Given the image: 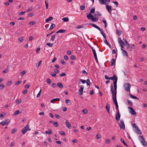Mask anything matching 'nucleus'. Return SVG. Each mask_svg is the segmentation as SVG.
<instances>
[{
    "label": "nucleus",
    "instance_id": "nucleus-1",
    "mask_svg": "<svg viewBox=\"0 0 147 147\" xmlns=\"http://www.w3.org/2000/svg\"><path fill=\"white\" fill-rule=\"evenodd\" d=\"M113 84H112L111 86V91L112 94L113 99L116 98L117 91H115L113 90Z\"/></svg>",
    "mask_w": 147,
    "mask_h": 147
},
{
    "label": "nucleus",
    "instance_id": "nucleus-2",
    "mask_svg": "<svg viewBox=\"0 0 147 147\" xmlns=\"http://www.w3.org/2000/svg\"><path fill=\"white\" fill-rule=\"evenodd\" d=\"M139 137L140 138V140L142 143V144L144 146H147V142L145 140L143 136H140Z\"/></svg>",
    "mask_w": 147,
    "mask_h": 147
},
{
    "label": "nucleus",
    "instance_id": "nucleus-3",
    "mask_svg": "<svg viewBox=\"0 0 147 147\" xmlns=\"http://www.w3.org/2000/svg\"><path fill=\"white\" fill-rule=\"evenodd\" d=\"M118 42L120 46L121 47V49L122 51L124 48V45H125L124 42L122 41L120 37H119L118 39Z\"/></svg>",
    "mask_w": 147,
    "mask_h": 147
},
{
    "label": "nucleus",
    "instance_id": "nucleus-4",
    "mask_svg": "<svg viewBox=\"0 0 147 147\" xmlns=\"http://www.w3.org/2000/svg\"><path fill=\"white\" fill-rule=\"evenodd\" d=\"M124 87L125 90L128 92H130V88L131 87V85L130 84H125L124 85Z\"/></svg>",
    "mask_w": 147,
    "mask_h": 147
},
{
    "label": "nucleus",
    "instance_id": "nucleus-5",
    "mask_svg": "<svg viewBox=\"0 0 147 147\" xmlns=\"http://www.w3.org/2000/svg\"><path fill=\"white\" fill-rule=\"evenodd\" d=\"M28 130L30 131V129H29V125H27L26 127H25L23 128L22 131V134H25Z\"/></svg>",
    "mask_w": 147,
    "mask_h": 147
},
{
    "label": "nucleus",
    "instance_id": "nucleus-6",
    "mask_svg": "<svg viewBox=\"0 0 147 147\" xmlns=\"http://www.w3.org/2000/svg\"><path fill=\"white\" fill-rule=\"evenodd\" d=\"M119 125L121 129H125V124L123 120H120Z\"/></svg>",
    "mask_w": 147,
    "mask_h": 147
},
{
    "label": "nucleus",
    "instance_id": "nucleus-7",
    "mask_svg": "<svg viewBox=\"0 0 147 147\" xmlns=\"http://www.w3.org/2000/svg\"><path fill=\"white\" fill-rule=\"evenodd\" d=\"M9 119H6L4 121H2L0 124L3 126L7 125L10 122Z\"/></svg>",
    "mask_w": 147,
    "mask_h": 147
},
{
    "label": "nucleus",
    "instance_id": "nucleus-8",
    "mask_svg": "<svg viewBox=\"0 0 147 147\" xmlns=\"http://www.w3.org/2000/svg\"><path fill=\"white\" fill-rule=\"evenodd\" d=\"M99 3L101 4H106L107 2H110V0H98Z\"/></svg>",
    "mask_w": 147,
    "mask_h": 147
},
{
    "label": "nucleus",
    "instance_id": "nucleus-9",
    "mask_svg": "<svg viewBox=\"0 0 147 147\" xmlns=\"http://www.w3.org/2000/svg\"><path fill=\"white\" fill-rule=\"evenodd\" d=\"M128 109H130L129 112L132 115H135L136 112L135 110L132 108L130 107H128Z\"/></svg>",
    "mask_w": 147,
    "mask_h": 147
},
{
    "label": "nucleus",
    "instance_id": "nucleus-10",
    "mask_svg": "<svg viewBox=\"0 0 147 147\" xmlns=\"http://www.w3.org/2000/svg\"><path fill=\"white\" fill-rule=\"evenodd\" d=\"M80 88L79 90V93L80 95H82L83 94V92L84 89V87L83 85H81L80 86Z\"/></svg>",
    "mask_w": 147,
    "mask_h": 147
},
{
    "label": "nucleus",
    "instance_id": "nucleus-11",
    "mask_svg": "<svg viewBox=\"0 0 147 147\" xmlns=\"http://www.w3.org/2000/svg\"><path fill=\"white\" fill-rule=\"evenodd\" d=\"M113 102H114L115 105L116 107V109H118V105L117 102V100L116 98H114V99H113Z\"/></svg>",
    "mask_w": 147,
    "mask_h": 147
},
{
    "label": "nucleus",
    "instance_id": "nucleus-12",
    "mask_svg": "<svg viewBox=\"0 0 147 147\" xmlns=\"http://www.w3.org/2000/svg\"><path fill=\"white\" fill-rule=\"evenodd\" d=\"M106 8L109 12L110 13H111V7L109 5H107L106 6Z\"/></svg>",
    "mask_w": 147,
    "mask_h": 147
},
{
    "label": "nucleus",
    "instance_id": "nucleus-13",
    "mask_svg": "<svg viewBox=\"0 0 147 147\" xmlns=\"http://www.w3.org/2000/svg\"><path fill=\"white\" fill-rule=\"evenodd\" d=\"M105 108L106 110H107V112L108 113H109V111L110 109V107L109 106V104L108 103H107L106 104V106L105 107Z\"/></svg>",
    "mask_w": 147,
    "mask_h": 147
},
{
    "label": "nucleus",
    "instance_id": "nucleus-14",
    "mask_svg": "<svg viewBox=\"0 0 147 147\" xmlns=\"http://www.w3.org/2000/svg\"><path fill=\"white\" fill-rule=\"evenodd\" d=\"M98 18L96 17H94L93 16L91 18V20L93 22H96L98 20Z\"/></svg>",
    "mask_w": 147,
    "mask_h": 147
},
{
    "label": "nucleus",
    "instance_id": "nucleus-15",
    "mask_svg": "<svg viewBox=\"0 0 147 147\" xmlns=\"http://www.w3.org/2000/svg\"><path fill=\"white\" fill-rule=\"evenodd\" d=\"M90 24L92 26L96 28L97 29L99 30H100V28L98 27V26H97V25H96L95 24H92V23H90Z\"/></svg>",
    "mask_w": 147,
    "mask_h": 147
},
{
    "label": "nucleus",
    "instance_id": "nucleus-16",
    "mask_svg": "<svg viewBox=\"0 0 147 147\" xmlns=\"http://www.w3.org/2000/svg\"><path fill=\"white\" fill-rule=\"evenodd\" d=\"M121 115L119 113L115 115V119L117 120L118 121L120 120Z\"/></svg>",
    "mask_w": 147,
    "mask_h": 147
},
{
    "label": "nucleus",
    "instance_id": "nucleus-17",
    "mask_svg": "<svg viewBox=\"0 0 147 147\" xmlns=\"http://www.w3.org/2000/svg\"><path fill=\"white\" fill-rule=\"evenodd\" d=\"M66 126L68 128H69L71 127L70 123L67 120H66L65 121Z\"/></svg>",
    "mask_w": 147,
    "mask_h": 147
},
{
    "label": "nucleus",
    "instance_id": "nucleus-18",
    "mask_svg": "<svg viewBox=\"0 0 147 147\" xmlns=\"http://www.w3.org/2000/svg\"><path fill=\"white\" fill-rule=\"evenodd\" d=\"M135 132L137 134H142V132L139 129L138 127V128H136V129Z\"/></svg>",
    "mask_w": 147,
    "mask_h": 147
},
{
    "label": "nucleus",
    "instance_id": "nucleus-19",
    "mask_svg": "<svg viewBox=\"0 0 147 147\" xmlns=\"http://www.w3.org/2000/svg\"><path fill=\"white\" fill-rule=\"evenodd\" d=\"M116 78L118 79L117 76L115 75H114L113 76L110 78V80L114 81L116 80Z\"/></svg>",
    "mask_w": 147,
    "mask_h": 147
},
{
    "label": "nucleus",
    "instance_id": "nucleus-20",
    "mask_svg": "<svg viewBox=\"0 0 147 147\" xmlns=\"http://www.w3.org/2000/svg\"><path fill=\"white\" fill-rule=\"evenodd\" d=\"M53 19V18L52 17L50 16L48 18H47L46 20L45 21L47 22H49L50 21L52 20Z\"/></svg>",
    "mask_w": 147,
    "mask_h": 147
},
{
    "label": "nucleus",
    "instance_id": "nucleus-21",
    "mask_svg": "<svg viewBox=\"0 0 147 147\" xmlns=\"http://www.w3.org/2000/svg\"><path fill=\"white\" fill-rule=\"evenodd\" d=\"M102 22L104 24H105V28H106L107 26V24L106 22V21L105 18H103V20L102 21Z\"/></svg>",
    "mask_w": 147,
    "mask_h": 147
},
{
    "label": "nucleus",
    "instance_id": "nucleus-22",
    "mask_svg": "<svg viewBox=\"0 0 147 147\" xmlns=\"http://www.w3.org/2000/svg\"><path fill=\"white\" fill-rule=\"evenodd\" d=\"M99 30L100 31L101 34L102 35L104 38L106 39V37L104 32L102 31V30L101 29H100V30Z\"/></svg>",
    "mask_w": 147,
    "mask_h": 147
},
{
    "label": "nucleus",
    "instance_id": "nucleus-23",
    "mask_svg": "<svg viewBox=\"0 0 147 147\" xmlns=\"http://www.w3.org/2000/svg\"><path fill=\"white\" fill-rule=\"evenodd\" d=\"M66 31V30H63V29H61L60 30H59L56 33V34L58 33H63L65 32Z\"/></svg>",
    "mask_w": 147,
    "mask_h": 147
},
{
    "label": "nucleus",
    "instance_id": "nucleus-24",
    "mask_svg": "<svg viewBox=\"0 0 147 147\" xmlns=\"http://www.w3.org/2000/svg\"><path fill=\"white\" fill-rule=\"evenodd\" d=\"M57 86L60 88H63V85L61 83H58Z\"/></svg>",
    "mask_w": 147,
    "mask_h": 147
},
{
    "label": "nucleus",
    "instance_id": "nucleus-25",
    "mask_svg": "<svg viewBox=\"0 0 147 147\" xmlns=\"http://www.w3.org/2000/svg\"><path fill=\"white\" fill-rule=\"evenodd\" d=\"M129 96H130V97L132 98L138 100V98L137 97L133 95L130 94H129Z\"/></svg>",
    "mask_w": 147,
    "mask_h": 147
},
{
    "label": "nucleus",
    "instance_id": "nucleus-26",
    "mask_svg": "<svg viewBox=\"0 0 147 147\" xmlns=\"http://www.w3.org/2000/svg\"><path fill=\"white\" fill-rule=\"evenodd\" d=\"M120 140L121 142L123 143L125 146H128L127 144L125 142V141L123 139L121 138V139Z\"/></svg>",
    "mask_w": 147,
    "mask_h": 147
},
{
    "label": "nucleus",
    "instance_id": "nucleus-27",
    "mask_svg": "<svg viewBox=\"0 0 147 147\" xmlns=\"http://www.w3.org/2000/svg\"><path fill=\"white\" fill-rule=\"evenodd\" d=\"M60 99L59 98H54L53 99L51 100V102H53L55 101H59L60 100Z\"/></svg>",
    "mask_w": 147,
    "mask_h": 147
},
{
    "label": "nucleus",
    "instance_id": "nucleus-28",
    "mask_svg": "<svg viewBox=\"0 0 147 147\" xmlns=\"http://www.w3.org/2000/svg\"><path fill=\"white\" fill-rule=\"evenodd\" d=\"M22 112H20V111L19 110H17L15 111V112L14 113L13 115H16L18 114L19 113H21Z\"/></svg>",
    "mask_w": 147,
    "mask_h": 147
},
{
    "label": "nucleus",
    "instance_id": "nucleus-29",
    "mask_svg": "<svg viewBox=\"0 0 147 147\" xmlns=\"http://www.w3.org/2000/svg\"><path fill=\"white\" fill-rule=\"evenodd\" d=\"M65 103L68 105L71 104V102L69 99H66L65 100Z\"/></svg>",
    "mask_w": 147,
    "mask_h": 147
},
{
    "label": "nucleus",
    "instance_id": "nucleus-30",
    "mask_svg": "<svg viewBox=\"0 0 147 147\" xmlns=\"http://www.w3.org/2000/svg\"><path fill=\"white\" fill-rule=\"evenodd\" d=\"M93 16L90 13L89 14L87 15V17L88 19H90L91 20V18H92Z\"/></svg>",
    "mask_w": 147,
    "mask_h": 147
},
{
    "label": "nucleus",
    "instance_id": "nucleus-31",
    "mask_svg": "<svg viewBox=\"0 0 147 147\" xmlns=\"http://www.w3.org/2000/svg\"><path fill=\"white\" fill-rule=\"evenodd\" d=\"M62 20L64 22H67L69 20L68 18L67 17L63 18H62Z\"/></svg>",
    "mask_w": 147,
    "mask_h": 147
},
{
    "label": "nucleus",
    "instance_id": "nucleus-32",
    "mask_svg": "<svg viewBox=\"0 0 147 147\" xmlns=\"http://www.w3.org/2000/svg\"><path fill=\"white\" fill-rule=\"evenodd\" d=\"M122 31L121 30H117V34L118 36H120L122 34Z\"/></svg>",
    "mask_w": 147,
    "mask_h": 147
},
{
    "label": "nucleus",
    "instance_id": "nucleus-33",
    "mask_svg": "<svg viewBox=\"0 0 147 147\" xmlns=\"http://www.w3.org/2000/svg\"><path fill=\"white\" fill-rule=\"evenodd\" d=\"M5 87V86L3 83H1L0 84V89L3 90Z\"/></svg>",
    "mask_w": 147,
    "mask_h": 147
},
{
    "label": "nucleus",
    "instance_id": "nucleus-34",
    "mask_svg": "<svg viewBox=\"0 0 147 147\" xmlns=\"http://www.w3.org/2000/svg\"><path fill=\"white\" fill-rule=\"evenodd\" d=\"M56 35L55 34L53 35L51 38V40L53 41L55 40V37Z\"/></svg>",
    "mask_w": 147,
    "mask_h": 147
},
{
    "label": "nucleus",
    "instance_id": "nucleus-35",
    "mask_svg": "<svg viewBox=\"0 0 147 147\" xmlns=\"http://www.w3.org/2000/svg\"><path fill=\"white\" fill-rule=\"evenodd\" d=\"M55 27V25L54 24H52L51 27L49 28L50 30H51L53 28H54Z\"/></svg>",
    "mask_w": 147,
    "mask_h": 147
},
{
    "label": "nucleus",
    "instance_id": "nucleus-36",
    "mask_svg": "<svg viewBox=\"0 0 147 147\" xmlns=\"http://www.w3.org/2000/svg\"><path fill=\"white\" fill-rule=\"evenodd\" d=\"M115 62V59H113L111 61V65L113 66L114 65Z\"/></svg>",
    "mask_w": 147,
    "mask_h": 147
},
{
    "label": "nucleus",
    "instance_id": "nucleus-37",
    "mask_svg": "<svg viewBox=\"0 0 147 147\" xmlns=\"http://www.w3.org/2000/svg\"><path fill=\"white\" fill-rule=\"evenodd\" d=\"M35 24V22L34 21H33L30 22L29 24L30 26H32Z\"/></svg>",
    "mask_w": 147,
    "mask_h": 147
},
{
    "label": "nucleus",
    "instance_id": "nucleus-38",
    "mask_svg": "<svg viewBox=\"0 0 147 147\" xmlns=\"http://www.w3.org/2000/svg\"><path fill=\"white\" fill-rule=\"evenodd\" d=\"M95 11V8H93L90 10V13L92 14Z\"/></svg>",
    "mask_w": 147,
    "mask_h": 147
},
{
    "label": "nucleus",
    "instance_id": "nucleus-39",
    "mask_svg": "<svg viewBox=\"0 0 147 147\" xmlns=\"http://www.w3.org/2000/svg\"><path fill=\"white\" fill-rule=\"evenodd\" d=\"M46 45L50 47H51L53 46V44L49 42L47 43Z\"/></svg>",
    "mask_w": 147,
    "mask_h": 147
},
{
    "label": "nucleus",
    "instance_id": "nucleus-40",
    "mask_svg": "<svg viewBox=\"0 0 147 147\" xmlns=\"http://www.w3.org/2000/svg\"><path fill=\"white\" fill-rule=\"evenodd\" d=\"M47 0H45V3L46 5V7L47 9H48V2H47Z\"/></svg>",
    "mask_w": 147,
    "mask_h": 147
},
{
    "label": "nucleus",
    "instance_id": "nucleus-41",
    "mask_svg": "<svg viewBox=\"0 0 147 147\" xmlns=\"http://www.w3.org/2000/svg\"><path fill=\"white\" fill-rule=\"evenodd\" d=\"M42 62V61L40 60L38 64H36V66L37 67L39 66H40V65H41V64Z\"/></svg>",
    "mask_w": 147,
    "mask_h": 147
},
{
    "label": "nucleus",
    "instance_id": "nucleus-42",
    "mask_svg": "<svg viewBox=\"0 0 147 147\" xmlns=\"http://www.w3.org/2000/svg\"><path fill=\"white\" fill-rule=\"evenodd\" d=\"M15 144V143L13 141H12L11 142V143L10 145V147H12L13 146H14Z\"/></svg>",
    "mask_w": 147,
    "mask_h": 147
},
{
    "label": "nucleus",
    "instance_id": "nucleus-43",
    "mask_svg": "<svg viewBox=\"0 0 147 147\" xmlns=\"http://www.w3.org/2000/svg\"><path fill=\"white\" fill-rule=\"evenodd\" d=\"M45 133L47 134H51L52 133L51 130L49 129L48 131H46Z\"/></svg>",
    "mask_w": 147,
    "mask_h": 147
},
{
    "label": "nucleus",
    "instance_id": "nucleus-44",
    "mask_svg": "<svg viewBox=\"0 0 147 147\" xmlns=\"http://www.w3.org/2000/svg\"><path fill=\"white\" fill-rule=\"evenodd\" d=\"M82 112H83L84 114H86L87 113L88 111L86 109H84L82 110Z\"/></svg>",
    "mask_w": 147,
    "mask_h": 147
},
{
    "label": "nucleus",
    "instance_id": "nucleus-45",
    "mask_svg": "<svg viewBox=\"0 0 147 147\" xmlns=\"http://www.w3.org/2000/svg\"><path fill=\"white\" fill-rule=\"evenodd\" d=\"M21 81H18L17 82H15V85H18L19 84H20V83H21Z\"/></svg>",
    "mask_w": 147,
    "mask_h": 147
},
{
    "label": "nucleus",
    "instance_id": "nucleus-46",
    "mask_svg": "<svg viewBox=\"0 0 147 147\" xmlns=\"http://www.w3.org/2000/svg\"><path fill=\"white\" fill-rule=\"evenodd\" d=\"M117 79H116V80L113 81V84H114V85H115V86L117 85Z\"/></svg>",
    "mask_w": 147,
    "mask_h": 147
},
{
    "label": "nucleus",
    "instance_id": "nucleus-47",
    "mask_svg": "<svg viewBox=\"0 0 147 147\" xmlns=\"http://www.w3.org/2000/svg\"><path fill=\"white\" fill-rule=\"evenodd\" d=\"M127 102L130 105L132 106L133 105V103L130 100H127Z\"/></svg>",
    "mask_w": 147,
    "mask_h": 147
},
{
    "label": "nucleus",
    "instance_id": "nucleus-48",
    "mask_svg": "<svg viewBox=\"0 0 147 147\" xmlns=\"http://www.w3.org/2000/svg\"><path fill=\"white\" fill-rule=\"evenodd\" d=\"M80 81H81L83 84H84V83H86V80H82V79H80Z\"/></svg>",
    "mask_w": 147,
    "mask_h": 147
},
{
    "label": "nucleus",
    "instance_id": "nucleus-49",
    "mask_svg": "<svg viewBox=\"0 0 147 147\" xmlns=\"http://www.w3.org/2000/svg\"><path fill=\"white\" fill-rule=\"evenodd\" d=\"M85 6H81L80 7V9L81 10H84L85 9Z\"/></svg>",
    "mask_w": 147,
    "mask_h": 147
},
{
    "label": "nucleus",
    "instance_id": "nucleus-50",
    "mask_svg": "<svg viewBox=\"0 0 147 147\" xmlns=\"http://www.w3.org/2000/svg\"><path fill=\"white\" fill-rule=\"evenodd\" d=\"M96 137L97 139L100 138H101V136L100 134H98L96 135Z\"/></svg>",
    "mask_w": 147,
    "mask_h": 147
},
{
    "label": "nucleus",
    "instance_id": "nucleus-51",
    "mask_svg": "<svg viewBox=\"0 0 147 147\" xmlns=\"http://www.w3.org/2000/svg\"><path fill=\"white\" fill-rule=\"evenodd\" d=\"M90 80L89 79H87L86 80V84L87 85H90Z\"/></svg>",
    "mask_w": 147,
    "mask_h": 147
},
{
    "label": "nucleus",
    "instance_id": "nucleus-52",
    "mask_svg": "<svg viewBox=\"0 0 147 147\" xmlns=\"http://www.w3.org/2000/svg\"><path fill=\"white\" fill-rule=\"evenodd\" d=\"M70 58L72 60H75L76 59L75 56H71Z\"/></svg>",
    "mask_w": 147,
    "mask_h": 147
},
{
    "label": "nucleus",
    "instance_id": "nucleus-53",
    "mask_svg": "<svg viewBox=\"0 0 147 147\" xmlns=\"http://www.w3.org/2000/svg\"><path fill=\"white\" fill-rule=\"evenodd\" d=\"M53 125L56 127H57L58 126V124L57 122L54 123Z\"/></svg>",
    "mask_w": 147,
    "mask_h": 147
},
{
    "label": "nucleus",
    "instance_id": "nucleus-54",
    "mask_svg": "<svg viewBox=\"0 0 147 147\" xmlns=\"http://www.w3.org/2000/svg\"><path fill=\"white\" fill-rule=\"evenodd\" d=\"M123 54L124 55H127V53L123 50H122Z\"/></svg>",
    "mask_w": 147,
    "mask_h": 147
},
{
    "label": "nucleus",
    "instance_id": "nucleus-55",
    "mask_svg": "<svg viewBox=\"0 0 147 147\" xmlns=\"http://www.w3.org/2000/svg\"><path fill=\"white\" fill-rule=\"evenodd\" d=\"M94 56V58H95V60L96 61V62H97V63L98 64L99 63V62H98V58H97V56Z\"/></svg>",
    "mask_w": 147,
    "mask_h": 147
},
{
    "label": "nucleus",
    "instance_id": "nucleus-56",
    "mask_svg": "<svg viewBox=\"0 0 147 147\" xmlns=\"http://www.w3.org/2000/svg\"><path fill=\"white\" fill-rule=\"evenodd\" d=\"M24 38L22 37H20L19 39L18 40L20 42H22Z\"/></svg>",
    "mask_w": 147,
    "mask_h": 147
},
{
    "label": "nucleus",
    "instance_id": "nucleus-57",
    "mask_svg": "<svg viewBox=\"0 0 147 147\" xmlns=\"http://www.w3.org/2000/svg\"><path fill=\"white\" fill-rule=\"evenodd\" d=\"M60 133L61 134L63 135V136H64L65 135V133L64 131H60Z\"/></svg>",
    "mask_w": 147,
    "mask_h": 147
},
{
    "label": "nucleus",
    "instance_id": "nucleus-58",
    "mask_svg": "<svg viewBox=\"0 0 147 147\" xmlns=\"http://www.w3.org/2000/svg\"><path fill=\"white\" fill-rule=\"evenodd\" d=\"M22 100L21 99H18V100H17L16 101V103H20L22 102Z\"/></svg>",
    "mask_w": 147,
    "mask_h": 147
},
{
    "label": "nucleus",
    "instance_id": "nucleus-59",
    "mask_svg": "<svg viewBox=\"0 0 147 147\" xmlns=\"http://www.w3.org/2000/svg\"><path fill=\"white\" fill-rule=\"evenodd\" d=\"M27 92V90L26 89L25 90L22 92V93L24 94H26Z\"/></svg>",
    "mask_w": 147,
    "mask_h": 147
},
{
    "label": "nucleus",
    "instance_id": "nucleus-60",
    "mask_svg": "<svg viewBox=\"0 0 147 147\" xmlns=\"http://www.w3.org/2000/svg\"><path fill=\"white\" fill-rule=\"evenodd\" d=\"M11 83H12V81H8L7 82V84L8 86H10V85H11Z\"/></svg>",
    "mask_w": 147,
    "mask_h": 147
},
{
    "label": "nucleus",
    "instance_id": "nucleus-61",
    "mask_svg": "<svg viewBox=\"0 0 147 147\" xmlns=\"http://www.w3.org/2000/svg\"><path fill=\"white\" fill-rule=\"evenodd\" d=\"M145 59V58H144V57L141 58L140 59H138L139 60L138 61L141 62V61H142L144 59Z\"/></svg>",
    "mask_w": 147,
    "mask_h": 147
},
{
    "label": "nucleus",
    "instance_id": "nucleus-62",
    "mask_svg": "<svg viewBox=\"0 0 147 147\" xmlns=\"http://www.w3.org/2000/svg\"><path fill=\"white\" fill-rule=\"evenodd\" d=\"M47 82L49 84H50L51 82V80L50 79H48L47 80Z\"/></svg>",
    "mask_w": 147,
    "mask_h": 147
},
{
    "label": "nucleus",
    "instance_id": "nucleus-63",
    "mask_svg": "<svg viewBox=\"0 0 147 147\" xmlns=\"http://www.w3.org/2000/svg\"><path fill=\"white\" fill-rule=\"evenodd\" d=\"M66 75V74L64 73H62L61 74H60V76H64Z\"/></svg>",
    "mask_w": 147,
    "mask_h": 147
},
{
    "label": "nucleus",
    "instance_id": "nucleus-64",
    "mask_svg": "<svg viewBox=\"0 0 147 147\" xmlns=\"http://www.w3.org/2000/svg\"><path fill=\"white\" fill-rule=\"evenodd\" d=\"M16 131V128H14V129L12 130V131H11V133L12 134H13Z\"/></svg>",
    "mask_w": 147,
    "mask_h": 147
}]
</instances>
